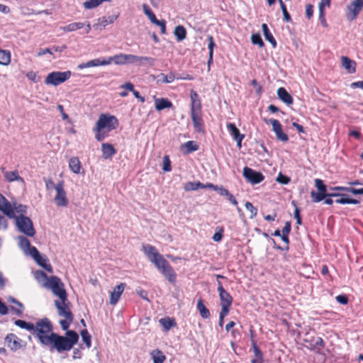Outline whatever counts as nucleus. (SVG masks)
<instances>
[{"mask_svg":"<svg viewBox=\"0 0 363 363\" xmlns=\"http://www.w3.org/2000/svg\"><path fill=\"white\" fill-rule=\"evenodd\" d=\"M18 245L20 248L23 251L26 255H32V249L36 248L35 247L31 246L30 241L23 236H19L18 238Z\"/></svg>","mask_w":363,"mask_h":363,"instance_id":"6ab92c4d","label":"nucleus"},{"mask_svg":"<svg viewBox=\"0 0 363 363\" xmlns=\"http://www.w3.org/2000/svg\"><path fill=\"white\" fill-rule=\"evenodd\" d=\"M222 308L220 312L219 317L225 318L229 313L230 306L220 305Z\"/></svg>","mask_w":363,"mask_h":363,"instance_id":"338daca9","label":"nucleus"},{"mask_svg":"<svg viewBox=\"0 0 363 363\" xmlns=\"http://www.w3.org/2000/svg\"><path fill=\"white\" fill-rule=\"evenodd\" d=\"M7 301H8V302L15 303L18 306V308H15V307L12 306L11 308V311H13V313L16 315L21 316L23 312V304L21 303H20L18 300H16V298H14L13 297H11V296H9L7 298Z\"/></svg>","mask_w":363,"mask_h":363,"instance_id":"2f4dec72","label":"nucleus"},{"mask_svg":"<svg viewBox=\"0 0 363 363\" xmlns=\"http://www.w3.org/2000/svg\"><path fill=\"white\" fill-rule=\"evenodd\" d=\"M243 177L251 184H259L264 180L262 173L256 172L252 169L245 167L243 169Z\"/></svg>","mask_w":363,"mask_h":363,"instance_id":"9b49d317","label":"nucleus"},{"mask_svg":"<svg viewBox=\"0 0 363 363\" xmlns=\"http://www.w3.org/2000/svg\"><path fill=\"white\" fill-rule=\"evenodd\" d=\"M262 29L265 39L272 44L273 48H275L277 46V42L272 34L270 33L267 25L266 23H263L262 25Z\"/></svg>","mask_w":363,"mask_h":363,"instance_id":"473e14b6","label":"nucleus"},{"mask_svg":"<svg viewBox=\"0 0 363 363\" xmlns=\"http://www.w3.org/2000/svg\"><path fill=\"white\" fill-rule=\"evenodd\" d=\"M363 0H354L347 6V18L349 21H353L356 18L362 9Z\"/></svg>","mask_w":363,"mask_h":363,"instance_id":"f8f14e48","label":"nucleus"},{"mask_svg":"<svg viewBox=\"0 0 363 363\" xmlns=\"http://www.w3.org/2000/svg\"><path fill=\"white\" fill-rule=\"evenodd\" d=\"M245 206L247 211L250 213V218H255L257 214V209L254 207L252 203L250 201H247L245 204Z\"/></svg>","mask_w":363,"mask_h":363,"instance_id":"603ef678","label":"nucleus"},{"mask_svg":"<svg viewBox=\"0 0 363 363\" xmlns=\"http://www.w3.org/2000/svg\"><path fill=\"white\" fill-rule=\"evenodd\" d=\"M342 65L347 70L349 73H354L355 69V62L348 58L347 57L342 56L341 57Z\"/></svg>","mask_w":363,"mask_h":363,"instance_id":"c756f323","label":"nucleus"},{"mask_svg":"<svg viewBox=\"0 0 363 363\" xmlns=\"http://www.w3.org/2000/svg\"><path fill=\"white\" fill-rule=\"evenodd\" d=\"M11 59V52L9 50L0 48V65L7 66L10 64Z\"/></svg>","mask_w":363,"mask_h":363,"instance_id":"72a5a7b5","label":"nucleus"},{"mask_svg":"<svg viewBox=\"0 0 363 363\" xmlns=\"http://www.w3.org/2000/svg\"><path fill=\"white\" fill-rule=\"evenodd\" d=\"M111 0H89L83 3V6L86 9H94L101 5L104 1H110Z\"/></svg>","mask_w":363,"mask_h":363,"instance_id":"c03bdc74","label":"nucleus"},{"mask_svg":"<svg viewBox=\"0 0 363 363\" xmlns=\"http://www.w3.org/2000/svg\"><path fill=\"white\" fill-rule=\"evenodd\" d=\"M125 284L121 283L113 288V291L111 293L110 303L115 305L118 301L122 293L124 291Z\"/></svg>","mask_w":363,"mask_h":363,"instance_id":"f3484780","label":"nucleus"},{"mask_svg":"<svg viewBox=\"0 0 363 363\" xmlns=\"http://www.w3.org/2000/svg\"><path fill=\"white\" fill-rule=\"evenodd\" d=\"M157 78L159 82H162L163 83H172L175 79H177V77L174 73L170 72L168 75L161 73L157 76Z\"/></svg>","mask_w":363,"mask_h":363,"instance_id":"79ce46f5","label":"nucleus"},{"mask_svg":"<svg viewBox=\"0 0 363 363\" xmlns=\"http://www.w3.org/2000/svg\"><path fill=\"white\" fill-rule=\"evenodd\" d=\"M2 172L4 174V178L7 182H11L17 181L21 183L22 186H24L25 182H24L23 179L19 176L18 172L16 170L11 171V172H7V171H4L3 169Z\"/></svg>","mask_w":363,"mask_h":363,"instance_id":"aec40b11","label":"nucleus"},{"mask_svg":"<svg viewBox=\"0 0 363 363\" xmlns=\"http://www.w3.org/2000/svg\"><path fill=\"white\" fill-rule=\"evenodd\" d=\"M13 206V211L15 213H21L23 215V213H26V206L20 203H13L12 204Z\"/></svg>","mask_w":363,"mask_h":363,"instance_id":"3c124183","label":"nucleus"},{"mask_svg":"<svg viewBox=\"0 0 363 363\" xmlns=\"http://www.w3.org/2000/svg\"><path fill=\"white\" fill-rule=\"evenodd\" d=\"M311 194V197L313 199V201L315 202V203L323 200L326 197H330L329 196L330 194L320 192V191L318 193L315 192V191H312Z\"/></svg>","mask_w":363,"mask_h":363,"instance_id":"49530a36","label":"nucleus"},{"mask_svg":"<svg viewBox=\"0 0 363 363\" xmlns=\"http://www.w3.org/2000/svg\"><path fill=\"white\" fill-rule=\"evenodd\" d=\"M269 123L272 126V130L275 133L277 138L282 142H286L289 140L287 135L283 132L281 124L277 119H269Z\"/></svg>","mask_w":363,"mask_h":363,"instance_id":"4468645a","label":"nucleus"},{"mask_svg":"<svg viewBox=\"0 0 363 363\" xmlns=\"http://www.w3.org/2000/svg\"><path fill=\"white\" fill-rule=\"evenodd\" d=\"M69 168L74 174H80L82 166L81 162L77 157L70 158L69 161Z\"/></svg>","mask_w":363,"mask_h":363,"instance_id":"cd10ccee","label":"nucleus"},{"mask_svg":"<svg viewBox=\"0 0 363 363\" xmlns=\"http://www.w3.org/2000/svg\"><path fill=\"white\" fill-rule=\"evenodd\" d=\"M174 34L178 41H182L186 38V32L184 26H177L174 28Z\"/></svg>","mask_w":363,"mask_h":363,"instance_id":"4c0bfd02","label":"nucleus"},{"mask_svg":"<svg viewBox=\"0 0 363 363\" xmlns=\"http://www.w3.org/2000/svg\"><path fill=\"white\" fill-rule=\"evenodd\" d=\"M118 119L114 116L101 114L96 122L95 130L111 131L118 126Z\"/></svg>","mask_w":363,"mask_h":363,"instance_id":"39448f33","label":"nucleus"},{"mask_svg":"<svg viewBox=\"0 0 363 363\" xmlns=\"http://www.w3.org/2000/svg\"><path fill=\"white\" fill-rule=\"evenodd\" d=\"M143 251L150 262L160 255L156 248L150 245H144L143 246Z\"/></svg>","mask_w":363,"mask_h":363,"instance_id":"b1692460","label":"nucleus"},{"mask_svg":"<svg viewBox=\"0 0 363 363\" xmlns=\"http://www.w3.org/2000/svg\"><path fill=\"white\" fill-rule=\"evenodd\" d=\"M324 3H320L318 5L319 9V19L324 27H327V23L325 18V12H324Z\"/></svg>","mask_w":363,"mask_h":363,"instance_id":"8fccbe9b","label":"nucleus"},{"mask_svg":"<svg viewBox=\"0 0 363 363\" xmlns=\"http://www.w3.org/2000/svg\"><path fill=\"white\" fill-rule=\"evenodd\" d=\"M160 323L165 330H169L173 325V321L169 318H161Z\"/></svg>","mask_w":363,"mask_h":363,"instance_id":"4d7b16f0","label":"nucleus"},{"mask_svg":"<svg viewBox=\"0 0 363 363\" xmlns=\"http://www.w3.org/2000/svg\"><path fill=\"white\" fill-rule=\"evenodd\" d=\"M277 95L279 99L287 105H290L293 103L292 96L286 91L284 87H280L278 89Z\"/></svg>","mask_w":363,"mask_h":363,"instance_id":"a878e982","label":"nucleus"},{"mask_svg":"<svg viewBox=\"0 0 363 363\" xmlns=\"http://www.w3.org/2000/svg\"><path fill=\"white\" fill-rule=\"evenodd\" d=\"M34 278L38 283L43 287L45 288L50 282V277H48L45 272L40 270H37L33 273Z\"/></svg>","mask_w":363,"mask_h":363,"instance_id":"412c9836","label":"nucleus"},{"mask_svg":"<svg viewBox=\"0 0 363 363\" xmlns=\"http://www.w3.org/2000/svg\"><path fill=\"white\" fill-rule=\"evenodd\" d=\"M254 352L256 358L252 360V363H262V354L260 350L257 347H255Z\"/></svg>","mask_w":363,"mask_h":363,"instance_id":"bf43d9fd","label":"nucleus"},{"mask_svg":"<svg viewBox=\"0 0 363 363\" xmlns=\"http://www.w3.org/2000/svg\"><path fill=\"white\" fill-rule=\"evenodd\" d=\"M46 289H50L52 294L58 298L57 300L67 298V293L65 289L64 283L56 276L50 277V282Z\"/></svg>","mask_w":363,"mask_h":363,"instance_id":"423d86ee","label":"nucleus"},{"mask_svg":"<svg viewBox=\"0 0 363 363\" xmlns=\"http://www.w3.org/2000/svg\"><path fill=\"white\" fill-rule=\"evenodd\" d=\"M38 265L44 268L50 273H52V267L48 262V259L45 255H42L37 248L32 249V255H30Z\"/></svg>","mask_w":363,"mask_h":363,"instance_id":"9d476101","label":"nucleus"},{"mask_svg":"<svg viewBox=\"0 0 363 363\" xmlns=\"http://www.w3.org/2000/svg\"><path fill=\"white\" fill-rule=\"evenodd\" d=\"M56 194L54 197V201L59 207H65L68 204V199L67 198L66 191L64 187V182L62 181L56 184L55 188Z\"/></svg>","mask_w":363,"mask_h":363,"instance_id":"1a4fd4ad","label":"nucleus"},{"mask_svg":"<svg viewBox=\"0 0 363 363\" xmlns=\"http://www.w3.org/2000/svg\"><path fill=\"white\" fill-rule=\"evenodd\" d=\"M156 267V268L168 279L170 282H174L176 279V274L167 262V261L163 257L162 255L155 258L152 262Z\"/></svg>","mask_w":363,"mask_h":363,"instance_id":"20e7f679","label":"nucleus"},{"mask_svg":"<svg viewBox=\"0 0 363 363\" xmlns=\"http://www.w3.org/2000/svg\"><path fill=\"white\" fill-rule=\"evenodd\" d=\"M191 117L195 130L196 132H203V121L200 114V110H191Z\"/></svg>","mask_w":363,"mask_h":363,"instance_id":"dca6fc26","label":"nucleus"},{"mask_svg":"<svg viewBox=\"0 0 363 363\" xmlns=\"http://www.w3.org/2000/svg\"><path fill=\"white\" fill-rule=\"evenodd\" d=\"M81 335H82V340L84 342V343L86 344V347H90L91 341V336L89 334L88 331L86 330H83L81 332Z\"/></svg>","mask_w":363,"mask_h":363,"instance_id":"864d4df0","label":"nucleus"},{"mask_svg":"<svg viewBox=\"0 0 363 363\" xmlns=\"http://www.w3.org/2000/svg\"><path fill=\"white\" fill-rule=\"evenodd\" d=\"M72 72L70 71L65 72H52L48 74L45 79V83L47 85L57 86L71 77Z\"/></svg>","mask_w":363,"mask_h":363,"instance_id":"6e6552de","label":"nucleus"},{"mask_svg":"<svg viewBox=\"0 0 363 363\" xmlns=\"http://www.w3.org/2000/svg\"><path fill=\"white\" fill-rule=\"evenodd\" d=\"M215 191H217L220 196H226L228 195V190L223 187L222 186H217L216 188H215Z\"/></svg>","mask_w":363,"mask_h":363,"instance_id":"69168bd1","label":"nucleus"},{"mask_svg":"<svg viewBox=\"0 0 363 363\" xmlns=\"http://www.w3.org/2000/svg\"><path fill=\"white\" fill-rule=\"evenodd\" d=\"M162 169L164 172L171 171V162L168 156H164L163 158V167Z\"/></svg>","mask_w":363,"mask_h":363,"instance_id":"680f3d73","label":"nucleus"},{"mask_svg":"<svg viewBox=\"0 0 363 363\" xmlns=\"http://www.w3.org/2000/svg\"><path fill=\"white\" fill-rule=\"evenodd\" d=\"M5 341L12 351H16L25 346L23 341L13 333L8 334Z\"/></svg>","mask_w":363,"mask_h":363,"instance_id":"ddd939ff","label":"nucleus"},{"mask_svg":"<svg viewBox=\"0 0 363 363\" xmlns=\"http://www.w3.org/2000/svg\"><path fill=\"white\" fill-rule=\"evenodd\" d=\"M198 94L196 91L191 90V110H200L201 109V104L200 101L198 99Z\"/></svg>","mask_w":363,"mask_h":363,"instance_id":"a19ab883","label":"nucleus"},{"mask_svg":"<svg viewBox=\"0 0 363 363\" xmlns=\"http://www.w3.org/2000/svg\"><path fill=\"white\" fill-rule=\"evenodd\" d=\"M120 89H124L126 91H130L131 92H133L135 91L134 86L130 82H126L124 84H122L119 86Z\"/></svg>","mask_w":363,"mask_h":363,"instance_id":"774afa93","label":"nucleus"},{"mask_svg":"<svg viewBox=\"0 0 363 363\" xmlns=\"http://www.w3.org/2000/svg\"><path fill=\"white\" fill-rule=\"evenodd\" d=\"M52 325L48 318H43L38 321L33 330L43 345H45L49 342L52 332Z\"/></svg>","mask_w":363,"mask_h":363,"instance_id":"7ed1b4c3","label":"nucleus"},{"mask_svg":"<svg viewBox=\"0 0 363 363\" xmlns=\"http://www.w3.org/2000/svg\"><path fill=\"white\" fill-rule=\"evenodd\" d=\"M183 147L186 149V153L196 151L199 149V145L194 141H187L183 145Z\"/></svg>","mask_w":363,"mask_h":363,"instance_id":"09e8293b","label":"nucleus"},{"mask_svg":"<svg viewBox=\"0 0 363 363\" xmlns=\"http://www.w3.org/2000/svg\"><path fill=\"white\" fill-rule=\"evenodd\" d=\"M208 40L209 41L208 45V48L209 50V55H211V57L213 56V48L215 46V43L213 42L212 36L208 35Z\"/></svg>","mask_w":363,"mask_h":363,"instance_id":"0e129e2a","label":"nucleus"},{"mask_svg":"<svg viewBox=\"0 0 363 363\" xmlns=\"http://www.w3.org/2000/svg\"><path fill=\"white\" fill-rule=\"evenodd\" d=\"M85 23L82 22H74L65 26L61 27L64 32H73L84 27Z\"/></svg>","mask_w":363,"mask_h":363,"instance_id":"f704fd0d","label":"nucleus"},{"mask_svg":"<svg viewBox=\"0 0 363 363\" xmlns=\"http://www.w3.org/2000/svg\"><path fill=\"white\" fill-rule=\"evenodd\" d=\"M101 150L104 159L111 158L116 154L113 146L109 143H103L101 145Z\"/></svg>","mask_w":363,"mask_h":363,"instance_id":"bb28decb","label":"nucleus"},{"mask_svg":"<svg viewBox=\"0 0 363 363\" xmlns=\"http://www.w3.org/2000/svg\"><path fill=\"white\" fill-rule=\"evenodd\" d=\"M155 108L161 111L164 108H169L172 106V103L165 98H155Z\"/></svg>","mask_w":363,"mask_h":363,"instance_id":"393cba45","label":"nucleus"},{"mask_svg":"<svg viewBox=\"0 0 363 363\" xmlns=\"http://www.w3.org/2000/svg\"><path fill=\"white\" fill-rule=\"evenodd\" d=\"M108 65L106 58H96L78 65L79 69Z\"/></svg>","mask_w":363,"mask_h":363,"instance_id":"a211bd4d","label":"nucleus"},{"mask_svg":"<svg viewBox=\"0 0 363 363\" xmlns=\"http://www.w3.org/2000/svg\"><path fill=\"white\" fill-rule=\"evenodd\" d=\"M118 17V15H113L108 17L103 16L98 19V24L105 28L108 24L113 23Z\"/></svg>","mask_w":363,"mask_h":363,"instance_id":"c9c22d12","label":"nucleus"},{"mask_svg":"<svg viewBox=\"0 0 363 363\" xmlns=\"http://www.w3.org/2000/svg\"><path fill=\"white\" fill-rule=\"evenodd\" d=\"M251 40L253 44L258 45L260 48H262L264 45L260 35L258 33L252 35Z\"/></svg>","mask_w":363,"mask_h":363,"instance_id":"6e6d98bb","label":"nucleus"},{"mask_svg":"<svg viewBox=\"0 0 363 363\" xmlns=\"http://www.w3.org/2000/svg\"><path fill=\"white\" fill-rule=\"evenodd\" d=\"M197 309L199 311L201 316L203 318H208L210 316L209 311L204 306L203 301L199 299L197 301Z\"/></svg>","mask_w":363,"mask_h":363,"instance_id":"58836bf2","label":"nucleus"},{"mask_svg":"<svg viewBox=\"0 0 363 363\" xmlns=\"http://www.w3.org/2000/svg\"><path fill=\"white\" fill-rule=\"evenodd\" d=\"M315 186L320 192L327 193L326 186L323 184V182L321 179H315Z\"/></svg>","mask_w":363,"mask_h":363,"instance_id":"13d9d810","label":"nucleus"},{"mask_svg":"<svg viewBox=\"0 0 363 363\" xmlns=\"http://www.w3.org/2000/svg\"><path fill=\"white\" fill-rule=\"evenodd\" d=\"M219 297L220 300V305L231 306L233 298L225 289H221V288L220 289Z\"/></svg>","mask_w":363,"mask_h":363,"instance_id":"c85d7f7f","label":"nucleus"},{"mask_svg":"<svg viewBox=\"0 0 363 363\" xmlns=\"http://www.w3.org/2000/svg\"><path fill=\"white\" fill-rule=\"evenodd\" d=\"M0 211L11 218L15 217L12 204L0 194Z\"/></svg>","mask_w":363,"mask_h":363,"instance_id":"2eb2a0df","label":"nucleus"},{"mask_svg":"<svg viewBox=\"0 0 363 363\" xmlns=\"http://www.w3.org/2000/svg\"><path fill=\"white\" fill-rule=\"evenodd\" d=\"M55 306L57 308L59 316L64 318L60 321V324L63 330H67L74 317L71 311V303L67 298L54 301Z\"/></svg>","mask_w":363,"mask_h":363,"instance_id":"f03ea898","label":"nucleus"},{"mask_svg":"<svg viewBox=\"0 0 363 363\" xmlns=\"http://www.w3.org/2000/svg\"><path fill=\"white\" fill-rule=\"evenodd\" d=\"M279 2L280 6H281V11H282V13H283L284 21H286V22L291 21V16H290L289 12L287 11L286 5L284 4L282 0H279Z\"/></svg>","mask_w":363,"mask_h":363,"instance_id":"5fc2aeb1","label":"nucleus"},{"mask_svg":"<svg viewBox=\"0 0 363 363\" xmlns=\"http://www.w3.org/2000/svg\"><path fill=\"white\" fill-rule=\"evenodd\" d=\"M108 65L113 62L117 65H122L127 64L126 54L119 53L112 57L106 58Z\"/></svg>","mask_w":363,"mask_h":363,"instance_id":"4be33fe9","label":"nucleus"},{"mask_svg":"<svg viewBox=\"0 0 363 363\" xmlns=\"http://www.w3.org/2000/svg\"><path fill=\"white\" fill-rule=\"evenodd\" d=\"M126 59L127 64H138L139 65H142L141 56L126 54Z\"/></svg>","mask_w":363,"mask_h":363,"instance_id":"de8ad7c7","label":"nucleus"},{"mask_svg":"<svg viewBox=\"0 0 363 363\" xmlns=\"http://www.w3.org/2000/svg\"><path fill=\"white\" fill-rule=\"evenodd\" d=\"M79 335L73 330H67L66 336L59 335L57 333H52L49 342L45 346L50 347V350H55L61 353L65 351H69L73 346L78 342Z\"/></svg>","mask_w":363,"mask_h":363,"instance_id":"f257e3e1","label":"nucleus"},{"mask_svg":"<svg viewBox=\"0 0 363 363\" xmlns=\"http://www.w3.org/2000/svg\"><path fill=\"white\" fill-rule=\"evenodd\" d=\"M155 61V60L152 57L141 56L142 65H143L145 64H147L150 66H153Z\"/></svg>","mask_w":363,"mask_h":363,"instance_id":"e2e57ef3","label":"nucleus"},{"mask_svg":"<svg viewBox=\"0 0 363 363\" xmlns=\"http://www.w3.org/2000/svg\"><path fill=\"white\" fill-rule=\"evenodd\" d=\"M150 356L153 360V363H164L166 359V356L158 349L151 351Z\"/></svg>","mask_w":363,"mask_h":363,"instance_id":"7c9ffc66","label":"nucleus"},{"mask_svg":"<svg viewBox=\"0 0 363 363\" xmlns=\"http://www.w3.org/2000/svg\"><path fill=\"white\" fill-rule=\"evenodd\" d=\"M16 225L18 230L27 236H34L35 231L31 220L23 215L15 216Z\"/></svg>","mask_w":363,"mask_h":363,"instance_id":"0eeeda50","label":"nucleus"},{"mask_svg":"<svg viewBox=\"0 0 363 363\" xmlns=\"http://www.w3.org/2000/svg\"><path fill=\"white\" fill-rule=\"evenodd\" d=\"M276 181L281 184H287L290 182V178L282 174L281 173H279L276 179Z\"/></svg>","mask_w":363,"mask_h":363,"instance_id":"052dcab7","label":"nucleus"},{"mask_svg":"<svg viewBox=\"0 0 363 363\" xmlns=\"http://www.w3.org/2000/svg\"><path fill=\"white\" fill-rule=\"evenodd\" d=\"M227 128L231 135V136L235 139L239 138L241 137H244V135L240 134V130L233 123H228L227 124Z\"/></svg>","mask_w":363,"mask_h":363,"instance_id":"ea45409f","label":"nucleus"},{"mask_svg":"<svg viewBox=\"0 0 363 363\" xmlns=\"http://www.w3.org/2000/svg\"><path fill=\"white\" fill-rule=\"evenodd\" d=\"M184 189L186 191H195L199 189H204V185L199 182H189L185 184Z\"/></svg>","mask_w":363,"mask_h":363,"instance_id":"37998d69","label":"nucleus"},{"mask_svg":"<svg viewBox=\"0 0 363 363\" xmlns=\"http://www.w3.org/2000/svg\"><path fill=\"white\" fill-rule=\"evenodd\" d=\"M330 196H340V198L337 199L335 202L340 204H357L359 203V200L350 199L346 194H331Z\"/></svg>","mask_w":363,"mask_h":363,"instance_id":"5701e85b","label":"nucleus"},{"mask_svg":"<svg viewBox=\"0 0 363 363\" xmlns=\"http://www.w3.org/2000/svg\"><path fill=\"white\" fill-rule=\"evenodd\" d=\"M333 190H340V191H345L347 192H350L353 194H363V188L362 189H354L351 187H345V186H335L333 188Z\"/></svg>","mask_w":363,"mask_h":363,"instance_id":"a18cd8bd","label":"nucleus"},{"mask_svg":"<svg viewBox=\"0 0 363 363\" xmlns=\"http://www.w3.org/2000/svg\"><path fill=\"white\" fill-rule=\"evenodd\" d=\"M14 324L22 328V329H25L28 331H33L35 328V325L32 323H29V322H26L25 320H16L14 321Z\"/></svg>","mask_w":363,"mask_h":363,"instance_id":"e433bc0d","label":"nucleus"}]
</instances>
